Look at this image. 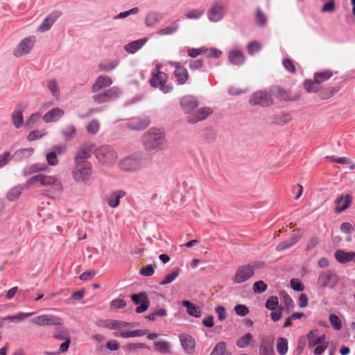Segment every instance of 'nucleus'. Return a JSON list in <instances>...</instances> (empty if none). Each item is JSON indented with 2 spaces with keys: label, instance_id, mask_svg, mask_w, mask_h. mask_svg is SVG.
Masks as SVG:
<instances>
[{
  "label": "nucleus",
  "instance_id": "nucleus-43",
  "mask_svg": "<svg viewBox=\"0 0 355 355\" xmlns=\"http://www.w3.org/2000/svg\"><path fill=\"white\" fill-rule=\"evenodd\" d=\"M277 350L280 355H285L288 352V340L279 337L277 340Z\"/></svg>",
  "mask_w": 355,
  "mask_h": 355
},
{
  "label": "nucleus",
  "instance_id": "nucleus-13",
  "mask_svg": "<svg viewBox=\"0 0 355 355\" xmlns=\"http://www.w3.org/2000/svg\"><path fill=\"white\" fill-rule=\"evenodd\" d=\"M225 15V8L223 3L215 2L207 12V17L212 22L220 21Z\"/></svg>",
  "mask_w": 355,
  "mask_h": 355
},
{
  "label": "nucleus",
  "instance_id": "nucleus-4",
  "mask_svg": "<svg viewBox=\"0 0 355 355\" xmlns=\"http://www.w3.org/2000/svg\"><path fill=\"white\" fill-rule=\"evenodd\" d=\"M92 175L91 163H75L72 171V176L78 182H87Z\"/></svg>",
  "mask_w": 355,
  "mask_h": 355
},
{
  "label": "nucleus",
  "instance_id": "nucleus-11",
  "mask_svg": "<svg viewBox=\"0 0 355 355\" xmlns=\"http://www.w3.org/2000/svg\"><path fill=\"white\" fill-rule=\"evenodd\" d=\"M249 103L253 106H268L273 103V100L271 96L266 92L257 91L251 95Z\"/></svg>",
  "mask_w": 355,
  "mask_h": 355
},
{
  "label": "nucleus",
  "instance_id": "nucleus-55",
  "mask_svg": "<svg viewBox=\"0 0 355 355\" xmlns=\"http://www.w3.org/2000/svg\"><path fill=\"white\" fill-rule=\"evenodd\" d=\"M155 349L161 353H167L169 351L170 345L166 341H157L154 343Z\"/></svg>",
  "mask_w": 355,
  "mask_h": 355
},
{
  "label": "nucleus",
  "instance_id": "nucleus-3",
  "mask_svg": "<svg viewBox=\"0 0 355 355\" xmlns=\"http://www.w3.org/2000/svg\"><path fill=\"white\" fill-rule=\"evenodd\" d=\"M118 165L124 171L135 172L145 166L146 158L142 155L135 154L121 159Z\"/></svg>",
  "mask_w": 355,
  "mask_h": 355
},
{
  "label": "nucleus",
  "instance_id": "nucleus-34",
  "mask_svg": "<svg viewBox=\"0 0 355 355\" xmlns=\"http://www.w3.org/2000/svg\"><path fill=\"white\" fill-rule=\"evenodd\" d=\"M146 38L137 40L133 41V42L126 44L124 46V49L128 53L132 54V53H135V52H137L139 49H140L143 46V45L146 43Z\"/></svg>",
  "mask_w": 355,
  "mask_h": 355
},
{
  "label": "nucleus",
  "instance_id": "nucleus-2",
  "mask_svg": "<svg viewBox=\"0 0 355 355\" xmlns=\"http://www.w3.org/2000/svg\"><path fill=\"white\" fill-rule=\"evenodd\" d=\"M165 142V135L159 129L149 130L143 137L144 147L148 150H152L162 146Z\"/></svg>",
  "mask_w": 355,
  "mask_h": 355
},
{
  "label": "nucleus",
  "instance_id": "nucleus-39",
  "mask_svg": "<svg viewBox=\"0 0 355 355\" xmlns=\"http://www.w3.org/2000/svg\"><path fill=\"white\" fill-rule=\"evenodd\" d=\"M46 326H61L63 324V319L55 315L45 314Z\"/></svg>",
  "mask_w": 355,
  "mask_h": 355
},
{
  "label": "nucleus",
  "instance_id": "nucleus-18",
  "mask_svg": "<svg viewBox=\"0 0 355 355\" xmlns=\"http://www.w3.org/2000/svg\"><path fill=\"white\" fill-rule=\"evenodd\" d=\"M212 113V110L210 107H202L197 111L191 113L188 116V121L191 123H195L205 119L208 116Z\"/></svg>",
  "mask_w": 355,
  "mask_h": 355
},
{
  "label": "nucleus",
  "instance_id": "nucleus-17",
  "mask_svg": "<svg viewBox=\"0 0 355 355\" xmlns=\"http://www.w3.org/2000/svg\"><path fill=\"white\" fill-rule=\"evenodd\" d=\"M168 63L175 68V76L178 83L180 85L184 84L189 78V73L187 69L181 66L180 64L177 62L170 61Z\"/></svg>",
  "mask_w": 355,
  "mask_h": 355
},
{
  "label": "nucleus",
  "instance_id": "nucleus-16",
  "mask_svg": "<svg viewBox=\"0 0 355 355\" xmlns=\"http://www.w3.org/2000/svg\"><path fill=\"white\" fill-rule=\"evenodd\" d=\"M131 299L137 304L141 303L140 306L137 307V313H143L148 309L150 302L148 299V296L146 293L141 292L139 293V294L132 295Z\"/></svg>",
  "mask_w": 355,
  "mask_h": 355
},
{
  "label": "nucleus",
  "instance_id": "nucleus-6",
  "mask_svg": "<svg viewBox=\"0 0 355 355\" xmlns=\"http://www.w3.org/2000/svg\"><path fill=\"white\" fill-rule=\"evenodd\" d=\"M133 326L131 323L126 322L124 321H118V324L116 327V332L114 333L115 336H121L123 338H130L141 336L146 334V332L142 330H135L130 331V328Z\"/></svg>",
  "mask_w": 355,
  "mask_h": 355
},
{
  "label": "nucleus",
  "instance_id": "nucleus-48",
  "mask_svg": "<svg viewBox=\"0 0 355 355\" xmlns=\"http://www.w3.org/2000/svg\"><path fill=\"white\" fill-rule=\"evenodd\" d=\"M333 76L331 70H324L322 71L315 72L314 77L322 84V82L329 80Z\"/></svg>",
  "mask_w": 355,
  "mask_h": 355
},
{
  "label": "nucleus",
  "instance_id": "nucleus-61",
  "mask_svg": "<svg viewBox=\"0 0 355 355\" xmlns=\"http://www.w3.org/2000/svg\"><path fill=\"white\" fill-rule=\"evenodd\" d=\"M119 320L107 319L100 322V325L110 329H116V325L118 324Z\"/></svg>",
  "mask_w": 355,
  "mask_h": 355
},
{
  "label": "nucleus",
  "instance_id": "nucleus-31",
  "mask_svg": "<svg viewBox=\"0 0 355 355\" xmlns=\"http://www.w3.org/2000/svg\"><path fill=\"white\" fill-rule=\"evenodd\" d=\"M352 202V198L349 195L341 196L336 200V211L341 212L348 208Z\"/></svg>",
  "mask_w": 355,
  "mask_h": 355
},
{
  "label": "nucleus",
  "instance_id": "nucleus-14",
  "mask_svg": "<svg viewBox=\"0 0 355 355\" xmlns=\"http://www.w3.org/2000/svg\"><path fill=\"white\" fill-rule=\"evenodd\" d=\"M95 148L94 144H85L83 145L76 153L74 158L75 163H90L87 159L91 156Z\"/></svg>",
  "mask_w": 355,
  "mask_h": 355
},
{
  "label": "nucleus",
  "instance_id": "nucleus-10",
  "mask_svg": "<svg viewBox=\"0 0 355 355\" xmlns=\"http://www.w3.org/2000/svg\"><path fill=\"white\" fill-rule=\"evenodd\" d=\"M119 92V89L117 87H112L102 93L93 95L92 98L96 104H103L117 98Z\"/></svg>",
  "mask_w": 355,
  "mask_h": 355
},
{
  "label": "nucleus",
  "instance_id": "nucleus-21",
  "mask_svg": "<svg viewBox=\"0 0 355 355\" xmlns=\"http://www.w3.org/2000/svg\"><path fill=\"white\" fill-rule=\"evenodd\" d=\"M272 94L281 101H296L298 96H292L284 88L279 86H274L271 89Z\"/></svg>",
  "mask_w": 355,
  "mask_h": 355
},
{
  "label": "nucleus",
  "instance_id": "nucleus-45",
  "mask_svg": "<svg viewBox=\"0 0 355 355\" xmlns=\"http://www.w3.org/2000/svg\"><path fill=\"white\" fill-rule=\"evenodd\" d=\"M180 269L179 268H175L172 272L167 275L164 279L159 282L161 285H166L173 282L179 275Z\"/></svg>",
  "mask_w": 355,
  "mask_h": 355
},
{
  "label": "nucleus",
  "instance_id": "nucleus-35",
  "mask_svg": "<svg viewBox=\"0 0 355 355\" xmlns=\"http://www.w3.org/2000/svg\"><path fill=\"white\" fill-rule=\"evenodd\" d=\"M162 18L160 13L157 12H148L146 16L145 23L148 26H155Z\"/></svg>",
  "mask_w": 355,
  "mask_h": 355
},
{
  "label": "nucleus",
  "instance_id": "nucleus-56",
  "mask_svg": "<svg viewBox=\"0 0 355 355\" xmlns=\"http://www.w3.org/2000/svg\"><path fill=\"white\" fill-rule=\"evenodd\" d=\"M41 119V114L39 112L33 113L28 119H26L25 125L32 128V125L37 123Z\"/></svg>",
  "mask_w": 355,
  "mask_h": 355
},
{
  "label": "nucleus",
  "instance_id": "nucleus-25",
  "mask_svg": "<svg viewBox=\"0 0 355 355\" xmlns=\"http://www.w3.org/2000/svg\"><path fill=\"white\" fill-rule=\"evenodd\" d=\"M335 258L337 260V261L340 263H346L354 259L355 261V252H347L342 250H338L335 252Z\"/></svg>",
  "mask_w": 355,
  "mask_h": 355
},
{
  "label": "nucleus",
  "instance_id": "nucleus-38",
  "mask_svg": "<svg viewBox=\"0 0 355 355\" xmlns=\"http://www.w3.org/2000/svg\"><path fill=\"white\" fill-rule=\"evenodd\" d=\"M46 87L51 95L56 99L60 97V88L55 80L51 79L48 81Z\"/></svg>",
  "mask_w": 355,
  "mask_h": 355
},
{
  "label": "nucleus",
  "instance_id": "nucleus-7",
  "mask_svg": "<svg viewBox=\"0 0 355 355\" xmlns=\"http://www.w3.org/2000/svg\"><path fill=\"white\" fill-rule=\"evenodd\" d=\"M53 337L58 340H64L59 347V351L56 354L66 352L71 343L70 334L69 331L62 325L57 326L53 333Z\"/></svg>",
  "mask_w": 355,
  "mask_h": 355
},
{
  "label": "nucleus",
  "instance_id": "nucleus-49",
  "mask_svg": "<svg viewBox=\"0 0 355 355\" xmlns=\"http://www.w3.org/2000/svg\"><path fill=\"white\" fill-rule=\"evenodd\" d=\"M22 188L20 187H15L12 188L7 193V198L10 201L16 200L21 195Z\"/></svg>",
  "mask_w": 355,
  "mask_h": 355
},
{
  "label": "nucleus",
  "instance_id": "nucleus-40",
  "mask_svg": "<svg viewBox=\"0 0 355 355\" xmlns=\"http://www.w3.org/2000/svg\"><path fill=\"white\" fill-rule=\"evenodd\" d=\"M11 120L16 128H19L24 123V116L21 111H14L11 115Z\"/></svg>",
  "mask_w": 355,
  "mask_h": 355
},
{
  "label": "nucleus",
  "instance_id": "nucleus-52",
  "mask_svg": "<svg viewBox=\"0 0 355 355\" xmlns=\"http://www.w3.org/2000/svg\"><path fill=\"white\" fill-rule=\"evenodd\" d=\"M329 322L333 329L335 330H340L342 328V322L339 317L335 314L329 315Z\"/></svg>",
  "mask_w": 355,
  "mask_h": 355
},
{
  "label": "nucleus",
  "instance_id": "nucleus-50",
  "mask_svg": "<svg viewBox=\"0 0 355 355\" xmlns=\"http://www.w3.org/2000/svg\"><path fill=\"white\" fill-rule=\"evenodd\" d=\"M265 306L266 309L270 311L280 307L279 306L278 297L277 296H271L268 297L266 302Z\"/></svg>",
  "mask_w": 355,
  "mask_h": 355
},
{
  "label": "nucleus",
  "instance_id": "nucleus-47",
  "mask_svg": "<svg viewBox=\"0 0 355 355\" xmlns=\"http://www.w3.org/2000/svg\"><path fill=\"white\" fill-rule=\"evenodd\" d=\"M210 355H231V354L226 351L225 343L220 342L216 344Z\"/></svg>",
  "mask_w": 355,
  "mask_h": 355
},
{
  "label": "nucleus",
  "instance_id": "nucleus-51",
  "mask_svg": "<svg viewBox=\"0 0 355 355\" xmlns=\"http://www.w3.org/2000/svg\"><path fill=\"white\" fill-rule=\"evenodd\" d=\"M46 134L45 130H35L31 131L27 136V140L29 141H33L37 139H39L42 138L43 136H44Z\"/></svg>",
  "mask_w": 355,
  "mask_h": 355
},
{
  "label": "nucleus",
  "instance_id": "nucleus-22",
  "mask_svg": "<svg viewBox=\"0 0 355 355\" xmlns=\"http://www.w3.org/2000/svg\"><path fill=\"white\" fill-rule=\"evenodd\" d=\"M112 83L111 78L108 76H99L92 87L93 92H98L105 87H110Z\"/></svg>",
  "mask_w": 355,
  "mask_h": 355
},
{
  "label": "nucleus",
  "instance_id": "nucleus-63",
  "mask_svg": "<svg viewBox=\"0 0 355 355\" xmlns=\"http://www.w3.org/2000/svg\"><path fill=\"white\" fill-rule=\"evenodd\" d=\"M203 15V10L193 9L189 10L185 14L187 19H198L200 18Z\"/></svg>",
  "mask_w": 355,
  "mask_h": 355
},
{
  "label": "nucleus",
  "instance_id": "nucleus-42",
  "mask_svg": "<svg viewBox=\"0 0 355 355\" xmlns=\"http://www.w3.org/2000/svg\"><path fill=\"white\" fill-rule=\"evenodd\" d=\"M179 29V25L176 21H174L172 24L165 28H161L158 31V34L160 35H170L174 34Z\"/></svg>",
  "mask_w": 355,
  "mask_h": 355
},
{
  "label": "nucleus",
  "instance_id": "nucleus-29",
  "mask_svg": "<svg viewBox=\"0 0 355 355\" xmlns=\"http://www.w3.org/2000/svg\"><path fill=\"white\" fill-rule=\"evenodd\" d=\"M182 346L188 353H192L195 347L194 339L188 334H182L180 336Z\"/></svg>",
  "mask_w": 355,
  "mask_h": 355
},
{
  "label": "nucleus",
  "instance_id": "nucleus-9",
  "mask_svg": "<svg viewBox=\"0 0 355 355\" xmlns=\"http://www.w3.org/2000/svg\"><path fill=\"white\" fill-rule=\"evenodd\" d=\"M338 279L337 275L331 270H325L320 274L317 284L321 288H333L337 284Z\"/></svg>",
  "mask_w": 355,
  "mask_h": 355
},
{
  "label": "nucleus",
  "instance_id": "nucleus-5",
  "mask_svg": "<svg viewBox=\"0 0 355 355\" xmlns=\"http://www.w3.org/2000/svg\"><path fill=\"white\" fill-rule=\"evenodd\" d=\"M94 154L97 159L103 164H112L117 158V154L113 148L106 145L96 148Z\"/></svg>",
  "mask_w": 355,
  "mask_h": 355
},
{
  "label": "nucleus",
  "instance_id": "nucleus-46",
  "mask_svg": "<svg viewBox=\"0 0 355 355\" xmlns=\"http://www.w3.org/2000/svg\"><path fill=\"white\" fill-rule=\"evenodd\" d=\"M291 120V115L288 113H286L275 116L273 117L272 123L276 125H283L288 123Z\"/></svg>",
  "mask_w": 355,
  "mask_h": 355
},
{
  "label": "nucleus",
  "instance_id": "nucleus-62",
  "mask_svg": "<svg viewBox=\"0 0 355 355\" xmlns=\"http://www.w3.org/2000/svg\"><path fill=\"white\" fill-rule=\"evenodd\" d=\"M284 67L290 73L294 74L296 73L295 67L293 62L289 58H285L282 61Z\"/></svg>",
  "mask_w": 355,
  "mask_h": 355
},
{
  "label": "nucleus",
  "instance_id": "nucleus-60",
  "mask_svg": "<svg viewBox=\"0 0 355 355\" xmlns=\"http://www.w3.org/2000/svg\"><path fill=\"white\" fill-rule=\"evenodd\" d=\"M267 284L263 281L256 282L253 285V291L255 293H261L266 291Z\"/></svg>",
  "mask_w": 355,
  "mask_h": 355
},
{
  "label": "nucleus",
  "instance_id": "nucleus-27",
  "mask_svg": "<svg viewBox=\"0 0 355 355\" xmlns=\"http://www.w3.org/2000/svg\"><path fill=\"white\" fill-rule=\"evenodd\" d=\"M308 345L309 348H313L319 344L325 341V336H318L317 331H311L307 334Z\"/></svg>",
  "mask_w": 355,
  "mask_h": 355
},
{
  "label": "nucleus",
  "instance_id": "nucleus-32",
  "mask_svg": "<svg viewBox=\"0 0 355 355\" xmlns=\"http://www.w3.org/2000/svg\"><path fill=\"white\" fill-rule=\"evenodd\" d=\"M229 60L230 62L235 65H240L245 61V57L243 54L238 50H232L229 53Z\"/></svg>",
  "mask_w": 355,
  "mask_h": 355
},
{
  "label": "nucleus",
  "instance_id": "nucleus-8",
  "mask_svg": "<svg viewBox=\"0 0 355 355\" xmlns=\"http://www.w3.org/2000/svg\"><path fill=\"white\" fill-rule=\"evenodd\" d=\"M36 42L35 36H29L24 38L17 45L13 51V55L16 58L21 57L24 55L28 54L33 49Z\"/></svg>",
  "mask_w": 355,
  "mask_h": 355
},
{
  "label": "nucleus",
  "instance_id": "nucleus-19",
  "mask_svg": "<svg viewBox=\"0 0 355 355\" xmlns=\"http://www.w3.org/2000/svg\"><path fill=\"white\" fill-rule=\"evenodd\" d=\"M60 16V13L59 12H51L43 20L41 25L37 27V31L40 33L49 31Z\"/></svg>",
  "mask_w": 355,
  "mask_h": 355
},
{
  "label": "nucleus",
  "instance_id": "nucleus-12",
  "mask_svg": "<svg viewBox=\"0 0 355 355\" xmlns=\"http://www.w3.org/2000/svg\"><path fill=\"white\" fill-rule=\"evenodd\" d=\"M254 274V267L245 265L238 268L232 280L236 284L243 283L252 277Z\"/></svg>",
  "mask_w": 355,
  "mask_h": 355
},
{
  "label": "nucleus",
  "instance_id": "nucleus-44",
  "mask_svg": "<svg viewBox=\"0 0 355 355\" xmlns=\"http://www.w3.org/2000/svg\"><path fill=\"white\" fill-rule=\"evenodd\" d=\"M252 340V335L250 333H247L237 340L236 345L240 348H245L250 344Z\"/></svg>",
  "mask_w": 355,
  "mask_h": 355
},
{
  "label": "nucleus",
  "instance_id": "nucleus-24",
  "mask_svg": "<svg viewBox=\"0 0 355 355\" xmlns=\"http://www.w3.org/2000/svg\"><path fill=\"white\" fill-rule=\"evenodd\" d=\"M150 124L148 117L144 116L139 119H133L131 122L128 123L129 128L135 130H140L147 128Z\"/></svg>",
  "mask_w": 355,
  "mask_h": 355
},
{
  "label": "nucleus",
  "instance_id": "nucleus-33",
  "mask_svg": "<svg viewBox=\"0 0 355 355\" xmlns=\"http://www.w3.org/2000/svg\"><path fill=\"white\" fill-rule=\"evenodd\" d=\"M182 304L187 308V311L190 315L196 318L200 317L201 310L198 306L188 300H183Z\"/></svg>",
  "mask_w": 355,
  "mask_h": 355
},
{
  "label": "nucleus",
  "instance_id": "nucleus-58",
  "mask_svg": "<svg viewBox=\"0 0 355 355\" xmlns=\"http://www.w3.org/2000/svg\"><path fill=\"white\" fill-rule=\"evenodd\" d=\"M255 19L257 23L261 26H265L267 23V17L259 8L257 10Z\"/></svg>",
  "mask_w": 355,
  "mask_h": 355
},
{
  "label": "nucleus",
  "instance_id": "nucleus-54",
  "mask_svg": "<svg viewBox=\"0 0 355 355\" xmlns=\"http://www.w3.org/2000/svg\"><path fill=\"white\" fill-rule=\"evenodd\" d=\"M100 128V123L98 120L91 121L87 126V131L92 135L96 134Z\"/></svg>",
  "mask_w": 355,
  "mask_h": 355
},
{
  "label": "nucleus",
  "instance_id": "nucleus-28",
  "mask_svg": "<svg viewBox=\"0 0 355 355\" xmlns=\"http://www.w3.org/2000/svg\"><path fill=\"white\" fill-rule=\"evenodd\" d=\"M300 236L299 235L298 233H293L288 240L279 243L276 247V250L277 251H282L286 249H288L294 245L295 244H296L300 240Z\"/></svg>",
  "mask_w": 355,
  "mask_h": 355
},
{
  "label": "nucleus",
  "instance_id": "nucleus-57",
  "mask_svg": "<svg viewBox=\"0 0 355 355\" xmlns=\"http://www.w3.org/2000/svg\"><path fill=\"white\" fill-rule=\"evenodd\" d=\"M338 90V89H336L335 87L327 88L320 93V97L322 99H329L334 96Z\"/></svg>",
  "mask_w": 355,
  "mask_h": 355
},
{
  "label": "nucleus",
  "instance_id": "nucleus-1",
  "mask_svg": "<svg viewBox=\"0 0 355 355\" xmlns=\"http://www.w3.org/2000/svg\"><path fill=\"white\" fill-rule=\"evenodd\" d=\"M25 186L28 189L32 186L46 187L48 188V196L51 198H55L60 195L63 191V185L61 180L54 175L45 173H39L31 177L26 180Z\"/></svg>",
  "mask_w": 355,
  "mask_h": 355
},
{
  "label": "nucleus",
  "instance_id": "nucleus-36",
  "mask_svg": "<svg viewBox=\"0 0 355 355\" xmlns=\"http://www.w3.org/2000/svg\"><path fill=\"white\" fill-rule=\"evenodd\" d=\"M33 152V149L31 148H21V149H19L17 151H15L14 155H12V157L17 161H21L23 159L29 157L31 155Z\"/></svg>",
  "mask_w": 355,
  "mask_h": 355
},
{
  "label": "nucleus",
  "instance_id": "nucleus-37",
  "mask_svg": "<svg viewBox=\"0 0 355 355\" xmlns=\"http://www.w3.org/2000/svg\"><path fill=\"white\" fill-rule=\"evenodd\" d=\"M33 313H19L15 315H7L3 318H0V319H3V323L6 320H9L11 322H19L24 320V319L28 318L32 315Z\"/></svg>",
  "mask_w": 355,
  "mask_h": 355
},
{
  "label": "nucleus",
  "instance_id": "nucleus-23",
  "mask_svg": "<svg viewBox=\"0 0 355 355\" xmlns=\"http://www.w3.org/2000/svg\"><path fill=\"white\" fill-rule=\"evenodd\" d=\"M64 114V112L62 109L55 107L47 112L43 116L42 119L46 123L55 122L61 118Z\"/></svg>",
  "mask_w": 355,
  "mask_h": 355
},
{
  "label": "nucleus",
  "instance_id": "nucleus-15",
  "mask_svg": "<svg viewBox=\"0 0 355 355\" xmlns=\"http://www.w3.org/2000/svg\"><path fill=\"white\" fill-rule=\"evenodd\" d=\"M166 73L160 71H157L156 73H153L152 78L150 80V83L153 87H159V89L163 92L166 93L169 91L166 85Z\"/></svg>",
  "mask_w": 355,
  "mask_h": 355
},
{
  "label": "nucleus",
  "instance_id": "nucleus-41",
  "mask_svg": "<svg viewBox=\"0 0 355 355\" xmlns=\"http://www.w3.org/2000/svg\"><path fill=\"white\" fill-rule=\"evenodd\" d=\"M46 168V166L43 164L41 165L40 164H34L30 166L29 167L25 168L23 172V175L24 176L30 175L33 173H37L39 171H44Z\"/></svg>",
  "mask_w": 355,
  "mask_h": 355
},
{
  "label": "nucleus",
  "instance_id": "nucleus-26",
  "mask_svg": "<svg viewBox=\"0 0 355 355\" xmlns=\"http://www.w3.org/2000/svg\"><path fill=\"white\" fill-rule=\"evenodd\" d=\"M125 196V192L123 190L114 191L110 193L107 199V204L110 207L115 208L119 206L120 199Z\"/></svg>",
  "mask_w": 355,
  "mask_h": 355
},
{
  "label": "nucleus",
  "instance_id": "nucleus-20",
  "mask_svg": "<svg viewBox=\"0 0 355 355\" xmlns=\"http://www.w3.org/2000/svg\"><path fill=\"white\" fill-rule=\"evenodd\" d=\"M180 103L182 108L186 113H191L198 106L197 99L192 96L183 97Z\"/></svg>",
  "mask_w": 355,
  "mask_h": 355
},
{
  "label": "nucleus",
  "instance_id": "nucleus-64",
  "mask_svg": "<svg viewBox=\"0 0 355 355\" xmlns=\"http://www.w3.org/2000/svg\"><path fill=\"white\" fill-rule=\"evenodd\" d=\"M46 157L49 165L55 166L58 164V159L56 155V153L51 151L46 154Z\"/></svg>",
  "mask_w": 355,
  "mask_h": 355
},
{
  "label": "nucleus",
  "instance_id": "nucleus-53",
  "mask_svg": "<svg viewBox=\"0 0 355 355\" xmlns=\"http://www.w3.org/2000/svg\"><path fill=\"white\" fill-rule=\"evenodd\" d=\"M119 62L116 60L113 61H107L102 62L99 64L100 69L105 71H110L114 69L117 65Z\"/></svg>",
  "mask_w": 355,
  "mask_h": 355
},
{
  "label": "nucleus",
  "instance_id": "nucleus-59",
  "mask_svg": "<svg viewBox=\"0 0 355 355\" xmlns=\"http://www.w3.org/2000/svg\"><path fill=\"white\" fill-rule=\"evenodd\" d=\"M261 49V44L257 41H254L248 44V51L249 54L254 55V53L259 51Z\"/></svg>",
  "mask_w": 355,
  "mask_h": 355
},
{
  "label": "nucleus",
  "instance_id": "nucleus-30",
  "mask_svg": "<svg viewBox=\"0 0 355 355\" xmlns=\"http://www.w3.org/2000/svg\"><path fill=\"white\" fill-rule=\"evenodd\" d=\"M304 87L309 93H315L322 89V84L315 77L307 79L304 83Z\"/></svg>",
  "mask_w": 355,
  "mask_h": 355
}]
</instances>
